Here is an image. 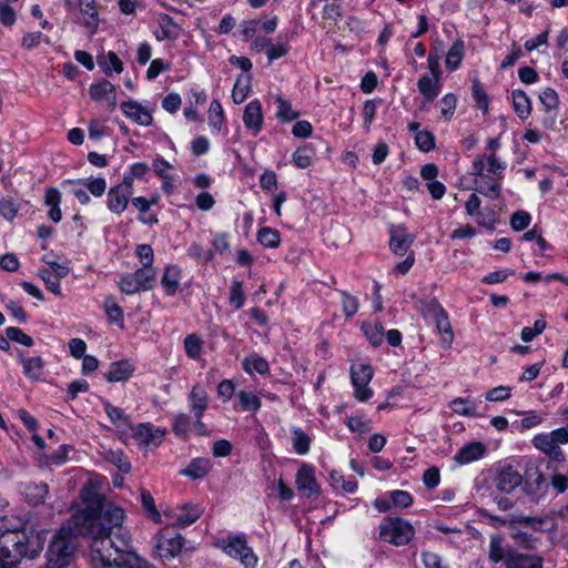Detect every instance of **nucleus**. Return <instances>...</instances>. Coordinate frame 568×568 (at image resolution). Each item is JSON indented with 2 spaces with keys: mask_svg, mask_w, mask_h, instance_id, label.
<instances>
[{
  "mask_svg": "<svg viewBox=\"0 0 568 568\" xmlns=\"http://www.w3.org/2000/svg\"><path fill=\"white\" fill-rule=\"evenodd\" d=\"M20 210V204L11 196L0 197V215L7 221H13Z\"/></svg>",
  "mask_w": 568,
  "mask_h": 568,
  "instance_id": "45",
  "label": "nucleus"
},
{
  "mask_svg": "<svg viewBox=\"0 0 568 568\" xmlns=\"http://www.w3.org/2000/svg\"><path fill=\"white\" fill-rule=\"evenodd\" d=\"M239 400L243 410H257L261 406L256 393H239Z\"/></svg>",
  "mask_w": 568,
  "mask_h": 568,
  "instance_id": "61",
  "label": "nucleus"
},
{
  "mask_svg": "<svg viewBox=\"0 0 568 568\" xmlns=\"http://www.w3.org/2000/svg\"><path fill=\"white\" fill-rule=\"evenodd\" d=\"M534 446L548 455L551 459L556 462H564L565 455L557 443H555L551 434H539L532 439Z\"/></svg>",
  "mask_w": 568,
  "mask_h": 568,
  "instance_id": "18",
  "label": "nucleus"
},
{
  "mask_svg": "<svg viewBox=\"0 0 568 568\" xmlns=\"http://www.w3.org/2000/svg\"><path fill=\"white\" fill-rule=\"evenodd\" d=\"M296 487L303 495L310 497L318 493V485L315 479L314 468L304 464L296 474Z\"/></svg>",
  "mask_w": 568,
  "mask_h": 568,
  "instance_id": "15",
  "label": "nucleus"
},
{
  "mask_svg": "<svg viewBox=\"0 0 568 568\" xmlns=\"http://www.w3.org/2000/svg\"><path fill=\"white\" fill-rule=\"evenodd\" d=\"M256 239L261 245L268 248H275L281 243L280 232L268 226L260 229Z\"/></svg>",
  "mask_w": 568,
  "mask_h": 568,
  "instance_id": "42",
  "label": "nucleus"
},
{
  "mask_svg": "<svg viewBox=\"0 0 568 568\" xmlns=\"http://www.w3.org/2000/svg\"><path fill=\"white\" fill-rule=\"evenodd\" d=\"M202 515L197 505H183L174 515V526L184 528L195 523Z\"/></svg>",
  "mask_w": 568,
  "mask_h": 568,
  "instance_id": "25",
  "label": "nucleus"
},
{
  "mask_svg": "<svg viewBox=\"0 0 568 568\" xmlns=\"http://www.w3.org/2000/svg\"><path fill=\"white\" fill-rule=\"evenodd\" d=\"M362 332L373 347H378L384 341V327L378 322H364Z\"/></svg>",
  "mask_w": 568,
  "mask_h": 568,
  "instance_id": "37",
  "label": "nucleus"
},
{
  "mask_svg": "<svg viewBox=\"0 0 568 568\" xmlns=\"http://www.w3.org/2000/svg\"><path fill=\"white\" fill-rule=\"evenodd\" d=\"M342 307L345 316L351 317L358 311V300L347 292H342Z\"/></svg>",
  "mask_w": 568,
  "mask_h": 568,
  "instance_id": "63",
  "label": "nucleus"
},
{
  "mask_svg": "<svg viewBox=\"0 0 568 568\" xmlns=\"http://www.w3.org/2000/svg\"><path fill=\"white\" fill-rule=\"evenodd\" d=\"M417 88L425 100L430 102L439 94L442 90V82L440 79L423 75L417 81Z\"/></svg>",
  "mask_w": 568,
  "mask_h": 568,
  "instance_id": "31",
  "label": "nucleus"
},
{
  "mask_svg": "<svg viewBox=\"0 0 568 568\" xmlns=\"http://www.w3.org/2000/svg\"><path fill=\"white\" fill-rule=\"evenodd\" d=\"M415 144L423 152H429L435 148V136L429 131L417 132Z\"/></svg>",
  "mask_w": 568,
  "mask_h": 568,
  "instance_id": "57",
  "label": "nucleus"
},
{
  "mask_svg": "<svg viewBox=\"0 0 568 568\" xmlns=\"http://www.w3.org/2000/svg\"><path fill=\"white\" fill-rule=\"evenodd\" d=\"M531 222V215L526 211H517L510 217V226L514 231L526 230Z\"/></svg>",
  "mask_w": 568,
  "mask_h": 568,
  "instance_id": "58",
  "label": "nucleus"
},
{
  "mask_svg": "<svg viewBox=\"0 0 568 568\" xmlns=\"http://www.w3.org/2000/svg\"><path fill=\"white\" fill-rule=\"evenodd\" d=\"M192 430L190 417L185 414H180L174 418L173 432L178 437L187 438Z\"/></svg>",
  "mask_w": 568,
  "mask_h": 568,
  "instance_id": "50",
  "label": "nucleus"
},
{
  "mask_svg": "<svg viewBox=\"0 0 568 568\" xmlns=\"http://www.w3.org/2000/svg\"><path fill=\"white\" fill-rule=\"evenodd\" d=\"M311 438L301 428L293 430V447L296 454L305 455L310 450Z\"/></svg>",
  "mask_w": 568,
  "mask_h": 568,
  "instance_id": "49",
  "label": "nucleus"
},
{
  "mask_svg": "<svg viewBox=\"0 0 568 568\" xmlns=\"http://www.w3.org/2000/svg\"><path fill=\"white\" fill-rule=\"evenodd\" d=\"M106 460L114 464L120 471L129 473L131 470V464L126 456L121 450H110L106 453Z\"/></svg>",
  "mask_w": 568,
  "mask_h": 568,
  "instance_id": "55",
  "label": "nucleus"
},
{
  "mask_svg": "<svg viewBox=\"0 0 568 568\" xmlns=\"http://www.w3.org/2000/svg\"><path fill=\"white\" fill-rule=\"evenodd\" d=\"M93 568H155L131 550L130 540L109 529L90 546Z\"/></svg>",
  "mask_w": 568,
  "mask_h": 568,
  "instance_id": "2",
  "label": "nucleus"
},
{
  "mask_svg": "<svg viewBox=\"0 0 568 568\" xmlns=\"http://www.w3.org/2000/svg\"><path fill=\"white\" fill-rule=\"evenodd\" d=\"M513 108L520 120H527L531 114V100L523 90L511 92Z\"/></svg>",
  "mask_w": 568,
  "mask_h": 568,
  "instance_id": "29",
  "label": "nucleus"
},
{
  "mask_svg": "<svg viewBox=\"0 0 568 568\" xmlns=\"http://www.w3.org/2000/svg\"><path fill=\"white\" fill-rule=\"evenodd\" d=\"M120 109L129 119L139 125L150 126L153 122L151 112L134 100L122 102Z\"/></svg>",
  "mask_w": 568,
  "mask_h": 568,
  "instance_id": "12",
  "label": "nucleus"
},
{
  "mask_svg": "<svg viewBox=\"0 0 568 568\" xmlns=\"http://www.w3.org/2000/svg\"><path fill=\"white\" fill-rule=\"evenodd\" d=\"M523 477L518 470L508 466L499 470L495 478L499 491L509 494L521 484Z\"/></svg>",
  "mask_w": 568,
  "mask_h": 568,
  "instance_id": "16",
  "label": "nucleus"
},
{
  "mask_svg": "<svg viewBox=\"0 0 568 568\" xmlns=\"http://www.w3.org/2000/svg\"><path fill=\"white\" fill-rule=\"evenodd\" d=\"M191 403L192 409L196 417L194 428L199 435H205L206 426L201 422V417L207 405L206 396L204 395V393H191Z\"/></svg>",
  "mask_w": 568,
  "mask_h": 568,
  "instance_id": "30",
  "label": "nucleus"
},
{
  "mask_svg": "<svg viewBox=\"0 0 568 568\" xmlns=\"http://www.w3.org/2000/svg\"><path fill=\"white\" fill-rule=\"evenodd\" d=\"M79 8L83 26L94 34L99 28V13L94 0H79Z\"/></svg>",
  "mask_w": 568,
  "mask_h": 568,
  "instance_id": "23",
  "label": "nucleus"
},
{
  "mask_svg": "<svg viewBox=\"0 0 568 568\" xmlns=\"http://www.w3.org/2000/svg\"><path fill=\"white\" fill-rule=\"evenodd\" d=\"M480 204H481V201L477 196V194L476 193L470 194V196L468 197V200L465 204L466 213L469 216H475L477 219L478 225L487 227L489 230H493L495 226V222H496L495 213L493 211H490L487 214L481 212Z\"/></svg>",
  "mask_w": 568,
  "mask_h": 568,
  "instance_id": "13",
  "label": "nucleus"
},
{
  "mask_svg": "<svg viewBox=\"0 0 568 568\" xmlns=\"http://www.w3.org/2000/svg\"><path fill=\"white\" fill-rule=\"evenodd\" d=\"M508 568H542V558L518 551L509 560Z\"/></svg>",
  "mask_w": 568,
  "mask_h": 568,
  "instance_id": "39",
  "label": "nucleus"
},
{
  "mask_svg": "<svg viewBox=\"0 0 568 568\" xmlns=\"http://www.w3.org/2000/svg\"><path fill=\"white\" fill-rule=\"evenodd\" d=\"M156 280L154 268L140 267L133 273L124 274L120 277L118 286L126 295H133L141 291H150Z\"/></svg>",
  "mask_w": 568,
  "mask_h": 568,
  "instance_id": "5",
  "label": "nucleus"
},
{
  "mask_svg": "<svg viewBox=\"0 0 568 568\" xmlns=\"http://www.w3.org/2000/svg\"><path fill=\"white\" fill-rule=\"evenodd\" d=\"M224 122V112L222 104L217 100H213L209 109V124L217 132L221 130Z\"/></svg>",
  "mask_w": 568,
  "mask_h": 568,
  "instance_id": "48",
  "label": "nucleus"
},
{
  "mask_svg": "<svg viewBox=\"0 0 568 568\" xmlns=\"http://www.w3.org/2000/svg\"><path fill=\"white\" fill-rule=\"evenodd\" d=\"M315 156V149L311 144H304L294 151L292 162L298 169H307L312 165Z\"/></svg>",
  "mask_w": 568,
  "mask_h": 568,
  "instance_id": "36",
  "label": "nucleus"
},
{
  "mask_svg": "<svg viewBox=\"0 0 568 568\" xmlns=\"http://www.w3.org/2000/svg\"><path fill=\"white\" fill-rule=\"evenodd\" d=\"M132 363L126 359H123L112 363L105 376L106 379L110 382H121L128 379L132 375Z\"/></svg>",
  "mask_w": 568,
  "mask_h": 568,
  "instance_id": "33",
  "label": "nucleus"
},
{
  "mask_svg": "<svg viewBox=\"0 0 568 568\" xmlns=\"http://www.w3.org/2000/svg\"><path fill=\"white\" fill-rule=\"evenodd\" d=\"M464 51L465 45L462 40H457L452 44L445 59V64L447 69H449L450 71H455L459 68L462 60L464 58Z\"/></svg>",
  "mask_w": 568,
  "mask_h": 568,
  "instance_id": "40",
  "label": "nucleus"
},
{
  "mask_svg": "<svg viewBox=\"0 0 568 568\" xmlns=\"http://www.w3.org/2000/svg\"><path fill=\"white\" fill-rule=\"evenodd\" d=\"M539 101L547 112L558 109L559 97L552 88L544 89L539 94Z\"/></svg>",
  "mask_w": 568,
  "mask_h": 568,
  "instance_id": "52",
  "label": "nucleus"
},
{
  "mask_svg": "<svg viewBox=\"0 0 568 568\" xmlns=\"http://www.w3.org/2000/svg\"><path fill=\"white\" fill-rule=\"evenodd\" d=\"M184 545V538L178 534L164 531L158 542V549L162 558H173L178 556Z\"/></svg>",
  "mask_w": 568,
  "mask_h": 568,
  "instance_id": "14",
  "label": "nucleus"
},
{
  "mask_svg": "<svg viewBox=\"0 0 568 568\" xmlns=\"http://www.w3.org/2000/svg\"><path fill=\"white\" fill-rule=\"evenodd\" d=\"M6 335L8 337V341H13L27 347H31L33 345L32 337L27 335L22 329L18 327H7Z\"/></svg>",
  "mask_w": 568,
  "mask_h": 568,
  "instance_id": "56",
  "label": "nucleus"
},
{
  "mask_svg": "<svg viewBox=\"0 0 568 568\" xmlns=\"http://www.w3.org/2000/svg\"><path fill=\"white\" fill-rule=\"evenodd\" d=\"M471 95H473L477 106L484 113H487L488 109H489V98H488V94L486 93L484 85L477 79H475L473 81Z\"/></svg>",
  "mask_w": 568,
  "mask_h": 568,
  "instance_id": "46",
  "label": "nucleus"
},
{
  "mask_svg": "<svg viewBox=\"0 0 568 568\" xmlns=\"http://www.w3.org/2000/svg\"><path fill=\"white\" fill-rule=\"evenodd\" d=\"M490 518L499 526L514 527L515 524H520L531 530H540L542 525L545 524V519L541 517H530V516H511L510 519H506L498 516H490Z\"/></svg>",
  "mask_w": 568,
  "mask_h": 568,
  "instance_id": "21",
  "label": "nucleus"
},
{
  "mask_svg": "<svg viewBox=\"0 0 568 568\" xmlns=\"http://www.w3.org/2000/svg\"><path fill=\"white\" fill-rule=\"evenodd\" d=\"M427 314L434 322L443 343L449 346L454 341V333L446 311L438 302L432 301L427 306Z\"/></svg>",
  "mask_w": 568,
  "mask_h": 568,
  "instance_id": "7",
  "label": "nucleus"
},
{
  "mask_svg": "<svg viewBox=\"0 0 568 568\" xmlns=\"http://www.w3.org/2000/svg\"><path fill=\"white\" fill-rule=\"evenodd\" d=\"M67 183L83 186L95 197L102 196L106 190V181L104 178L69 180Z\"/></svg>",
  "mask_w": 568,
  "mask_h": 568,
  "instance_id": "35",
  "label": "nucleus"
},
{
  "mask_svg": "<svg viewBox=\"0 0 568 568\" xmlns=\"http://www.w3.org/2000/svg\"><path fill=\"white\" fill-rule=\"evenodd\" d=\"M44 204L47 206H50V210L48 212V217L53 223H59L62 220V212L60 209L61 204V193L55 187H49L45 190L44 195Z\"/></svg>",
  "mask_w": 568,
  "mask_h": 568,
  "instance_id": "28",
  "label": "nucleus"
},
{
  "mask_svg": "<svg viewBox=\"0 0 568 568\" xmlns=\"http://www.w3.org/2000/svg\"><path fill=\"white\" fill-rule=\"evenodd\" d=\"M513 274H514V271L511 268L494 271V272H490V273L486 274L481 278V282L484 284L494 285V284H498V283L505 282L507 280V277L513 275Z\"/></svg>",
  "mask_w": 568,
  "mask_h": 568,
  "instance_id": "62",
  "label": "nucleus"
},
{
  "mask_svg": "<svg viewBox=\"0 0 568 568\" xmlns=\"http://www.w3.org/2000/svg\"><path fill=\"white\" fill-rule=\"evenodd\" d=\"M290 51V45L284 42L271 43L270 48L266 50V55L268 59V64L273 61L285 57Z\"/></svg>",
  "mask_w": 568,
  "mask_h": 568,
  "instance_id": "64",
  "label": "nucleus"
},
{
  "mask_svg": "<svg viewBox=\"0 0 568 568\" xmlns=\"http://www.w3.org/2000/svg\"><path fill=\"white\" fill-rule=\"evenodd\" d=\"M165 436V430L150 424H139L133 429V438L145 447L159 446Z\"/></svg>",
  "mask_w": 568,
  "mask_h": 568,
  "instance_id": "10",
  "label": "nucleus"
},
{
  "mask_svg": "<svg viewBox=\"0 0 568 568\" xmlns=\"http://www.w3.org/2000/svg\"><path fill=\"white\" fill-rule=\"evenodd\" d=\"M103 310L111 324L120 328H124V312L123 308L115 301L114 296L108 295L103 302Z\"/></svg>",
  "mask_w": 568,
  "mask_h": 568,
  "instance_id": "32",
  "label": "nucleus"
},
{
  "mask_svg": "<svg viewBox=\"0 0 568 568\" xmlns=\"http://www.w3.org/2000/svg\"><path fill=\"white\" fill-rule=\"evenodd\" d=\"M415 241V236L407 232V229L399 225H390L389 229V250L399 256L407 253Z\"/></svg>",
  "mask_w": 568,
  "mask_h": 568,
  "instance_id": "9",
  "label": "nucleus"
},
{
  "mask_svg": "<svg viewBox=\"0 0 568 568\" xmlns=\"http://www.w3.org/2000/svg\"><path fill=\"white\" fill-rule=\"evenodd\" d=\"M180 281L181 270L176 265L166 266L161 278V285L168 296H173L178 292Z\"/></svg>",
  "mask_w": 568,
  "mask_h": 568,
  "instance_id": "26",
  "label": "nucleus"
},
{
  "mask_svg": "<svg viewBox=\"0 0 568 568\" xmlns=\"http://www.w3.org/2000/svg\"><path fill=\"white\" fill-rule=\"evenodd\" d=\"M276 103V118L282 122H292L293 120L297 119L300 116V112L295 111L292 108V104L290 101L284 99L281 95H277L275 99Z\"/></svg>",
  "mask_w": 568,
  "mask_h": 568,
  "instance_id": "41",
  "label": "nucleus"
},
{
  "mask_svg": "<svg viewBox=\"0 0 568 568\" xmlns=\"http://www.w3.org/2000/svg\"><path fill=\"white\" fill-rule=\"evenodd\" d=\"M211 469V464L209 459L205 458H195L190 462V464L180 470V474L191 479H200L204 477Z\"/></svg>",
  "mask_w": 568,
  "mask_h": 568,
  "instance_id": "34",
  "label": "nucleus"
},
{
  "mask_svg": "<svg viewBox=\"0 0 568 568\" xmlns=\"http://www.w3.org/2000/svg\"><path fill=\"white\" fill-rule=\"evenodd\" d=\"M129 197V194L119 190V187L112 186L106 195V206L112 213L120 215L126 210Z\"/></svg>",
  "mask_w": 568,
  "mask_h": 568,
  "instance_id": "27",
  "label": "nucleus"
},
{
  "mask_svg": "<svg viewBox=\"0 0 568 568\" xmlns=\"http://www.w3.org/2000/svg\"><path fill=\"white\" fill-rule=\"evenodd\" d=\"M135 253L140 258L142 267L154 268L153 261L154 254L153 248L149 244H139L135 248Z\"/></svg>",
  "mask_w": 568,
  "mask_h": 568,
  "instance_id": "59",
  "label": "nucleus"
},
{
  "mask_svg": "<svg viewBox=\"0 0 568 568\" xmlns=\"http://www.w3.org/2000/svg\"><path fill=\"white\" fill-rule=\"evenodd\" d=\"M243 122L245 128L252 131L254 135L261 132L264 116L260 100L254 99L245 105Z\"/></svg>",
  "mask_w": 568,
  "mask_h": 568,
  "instance_id": "11",
  "label": "nucleus"
},
{
  "mask_svg": "<svg viewBox=\"0 0 568 568\" xmlns=\"http://www.w3.org/2000/svg\"><path fill=\"white\" fill-rule=\"evenodd\" d=\"M158 23L160 28V30L155 32L158 41L176 40L181 36V27L169 14H160Z\"/></svg>",
  "mask_w": 568,
  "mask_h": 568,
  "instance_id": "19",
  "label": "nucleus"
},
{
  "mask_svg": "<svg viewBox=\"0 0 568 568\" xmlns=\"http://www.w3.org/2000/svg\"><path fill=\"white\" fill-rule=\"evenodd\" d=\"M21 493L27 503L38 506L45 501L49 494V487L44 483H27L22 485Z\"/></svg>",
  "mask_w": 568,
  "mask_h": 568,
  "instance_id": "22",
  "label": "nucleus"
},
{
  "mask_svg": "<svg viewBox=\"0 0 568 568\" xmlns=\"http://www.w3.org/2000/svg\"><path fill=\"white\" fill-rule=\"evenodd\" d=\"M39 276L42 278V281L45 284V287L48 291L53 293L57 296H61V285L60 280L54 275V273L50 270H40Z\"/></svg>",
  "mask_w": 568,
  "mask_h": 568,
  "instance_id": "51",
  "label": "nucleus"
},
{
  "mask_svg": "<svg viewBox=\"0 0 568 568\" xmlns=\"http://www.w3.org/2000/svg\"><path fill=\"white\" fill-rule=\"evenodd\" d=\"M229 302L235 310H240L244 306L245 296L241 282L234 281L231 284Z\"/></svg>",
  "mask_w": 568,
  "mask_h": 568,
  "instance_id": "54",
  "label": "nucleus"
},
{
  "mask_svg": "<svg viewBox=\"0 0 568 568\" xmlns=\"http://www.w3.org/2000/svg\"><path fill=\"white\" fill-rule=\"evenodd\" d=\"M222 548L229 556L237 558L245 568H255L257 558L247 546L245 536H227L222 540Z\"/></svg>",
  "mask_w": 568,
  "mask_h": 568,
  "instance_id": "6",
  "label": "nucleus"
},
{
  "mask_svg": "<svg viewBox=\"0 0 568 568\" xmlns=\"http://www.w3.org/2000/svg\"><path fill=\"white\" fill-rule=\"evenodd\" d=\"M99 64L106 75H110L112 71L116 73L123 71V63L113 51H109L102 60H99Z\"/></svg>",
  "mask_w": 568,
  "mask_h": 568,
  "instance_id": "47",
  "label": "nucleus"
},
{
  "mask_svg": "<svg viewBox=\"0 0 568 568\" xmlns=\"http://www.w3.org/2000/svg\"><path fill=\"white\" fill-rule=\"evenodd\" d=\"M84 508L75 511L60 528L48 549L50 568H64L75 550V538L83 536L95 539L109 529H121L124 519L122 508L109 503L93 486H84L80 491Z\"/></svg>",
  "mask_w": 568,
  "mask_h": 568,
  "instance_id": "1",
  "label": "nucleus"
},
{
  "mask_svg": "<svg viewBox=\"0 0 568 568\" xmlns=\"http://www.w3.org/2000/svg\"><path fill=\"white\" fill-rule=\"evenodd\" d=\"M475 190L488 199L497 200L500 196L501 186L495 179L486 175Z\"/></svg>",
  "mask_w": 568,
  "mask_h": 568,
  "instance_id": "43",
  "label": "nucleus"
},
{
  "mask_svg": "<svg viewBox=\"0 0 568 568\" xmlns=\"http://www.w3.org/2000/svg\"><path fill=\"white\" fill-rule=\"evenodd\" d=\"M518 552L511 546L504 544V537L499 534H494L489 538L488 545V560L491 564L503 562L508 568L509 560Z\"/></svg>",
  "mask_w": 568,
  "mask_h": 568,
  "instance_id": "8",
  "label": "nucleus"
},
{
  "mask_svg": "<svg viewBox=\"0 0 568 568\" xmlns=\"http://www.w3.org/2000/svg\"><path fill=\"white\" fill-rule=\"evenodd\" d=\"M379 539L394 546H405L415 536L413 525L400 517H385L379 527Z\"/></svg>",
  "mask_w": 568,
  "mask_h": 568,
  "instance_id": "4",
  "label": "nucleus"
},
{
  "mask_svg": "<svg viewBox=\"0 0 568 568\" xmlns=\"http://www.w3.org/2000/svg\"><path fill=\"white\" fill-rule=\"evenodd\" d=\"M440 113L445 119H450L456 110L457 98L453 93H447L440 99Z\"/></svg>",
  "mask_w": 568,
  "mask_h": 568,
  "instance_id": "60",
  "label": "nucleus"
},
{
  "mask_svg": "<svg viewBox=\"0 0 568 568\" xmlns=\"http://www.w3.org/2000/svg\"><path fill=\"white\" fill-rule=\"evenodd\" d=\"M486 453V446L480 442H471L464 445L454 456V460L459 465L469 464L480 459Z\"/></svg>",
  "mask_w": 568,
  "mask_h": 568,
  "instance_id": "20",
  "label": "nucleus"
},
{
  "mask_svg": "<svg viewBox=\"0 0 568 568\" xmlns=\"http://www.w3.org/2000/svg\"><path fill=\"white\" fill-rule=\"evenodd\" d=\"M373 377V367L368 364H354L351 367V378L356 390H366Z\"/></svg>",
  "mask_w": 568,
  "mask_h": 568,
  "instance_id": "24",
  "label": "nucleus"
},
{
  "mask_svg": "<svg viewBox=\"0 0 568 568\" xmlns=\"http://www.w3.org/2000/svg\"><path fill=\"white\" fill-rule=\"evenodd\" d=\"M183 346L189 358L197 361L202 357L204 342L200 335L195 333L186 335L183 341Z\"/></svg>",
  "mask_w": 568,
  "mask_h": 568,
  "instance_id": "38",
  "label": "nucleus"
},
{
  "mask_svg": "<svg viewBox=\"0 0 568 568\" xmlns=\"http://www.w3.org/2000/svg\"><path fill=\"white\" fill-rule=\"evenodd\" d=\"M23 532L8 531L0 537V568L16 565L23 557H34Z\"/></svg>",
  "mask_w": 568,
  "mask_h": 568,
  "instance_id": "3",
  "label": "nucleus"
},
{
  "mask_svg": "<svg viewBox=\"0 0 568 568\" xmlns=\"http://www.w3.org/2000/svg\"><path fill=\"white\" fill-rule=\"evenodd\" d=\"M450 408L454 413L464 416H477V404L469 398H455L450 402Z\"/></svg>",
  "mask_w": 568,
  "mask_h": 568,
  "instance_id": "44",
  "label": "nucleus"
},
{
  "mask_svg": "<svg viewBox=\"0 0 568 568\" xmlns=\"http://www.w3.org/2000/svg\"><path fill=\"white\" fill-rule=\"evenodd\" d=\"M17 21V10L13 3L0 2V23L11 28Z\"/></svg>",
  "mask_w": 568,
  "mask_h": 568,
  "instance_id": "53",
  "label": "nucleus"
},
{
  "mask_svg": "<svg viewBox=\"0 0 568 568\" xmlns=\"http://www.w3.org/2000/svg\"><path fill=\"white\" fill-rule=\"evenodd\" d=\"M89 94L94 101L105 100L112 109L116 105L115 87L108 80L92 83L89 88Z\"/></svg>",
  "mask_w": 568,
  "mask_h": 568,
  "instance_id": "17",
  "label": "nucleus"
}]
</instances>
